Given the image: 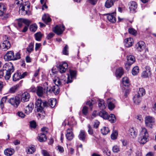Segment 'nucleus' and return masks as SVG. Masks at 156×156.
<instances>
[{
  "label": "nucleus",
  "mask_w": 156,
  "mask_h": 156,
  "mask_svg": "<svg viewBox=\"0 0 156 156\" xmlns=\"http://www.w3.org/2000/svg\"><path fill=\"white\" fill-rule=\"evenodd\" d=\"M145 91L144 89L143 88H140L137 94H139L142 97L145 94Z\"/></svg>",
  "instance_id": "46"
},
{
  "label": "nucleus",
  "mask_w": 156,
  "mask_h": 156,
  "mask_svg": "<svg viewBox=\"0 0 156 156\" xmlns=\"http://www.w3.org/2000/svg\"><path fill=\"white\" fill-rule=\"evenodd\" d=\"M57 150H58L60 153H62L64 152V150L63 148L62 147L58 145L57 146Z\"/></svg>",
  "instance_id": "63"
},
{
  "label": "nucleus",
  "mask_w": 156,
  "mask_h": 156,
  "mask_svg": "<svg viewBox=\"0 0 156 156\" xmlns=\"http://www.w3.org/2000/svg\"><path fill=\"white\" fill-rule=\"evenodd\" d=\"M26 152L28 154H32L35 151V148L34 145H31L26 148Z\"/></svg>",
  "instance_id": "22"
},
{
  "label": "nucleus",
  "mask_w": 156,
  "mask_h": 156,
  "mask_svg": "<svg viewBox=\"0 0 156 156\" xmlns=\"http://www.w3.org/2000/svg\"><path fill=\"white\" fill-rule=\"evenodd\" d=\"M89 2L92 5H95L97 3L98 0H88Z\"/></svg>",
  "instance_id": "64"
},
{
  "label": "nucleus",
  "mask_w": 156,
  "mask_h": 156,
  "mask_svg": "<svg viewBox=\"0 0 156 156\" xmlns=\"http://www.w3.org/2000/svg\"><path fill=\"white\" fill-rule=\"evenodd\" d=\"M55 86H53L51 89L48 90V91L53 92L55 94H58L59 92V87L61 86L62 84L60 80H53Z\"/></svg>",
  "instance_id": "4"
},
{
  "label": "nucleus",
  "mask_w": 156,
  "mask_h": 156,
  "mask_svg": "<svg viewBox=\"0 0 156 156\" xmlns=\"http://www.w3.org/2000/svg\"><path fill=\"white\" fill-rule=\"evenodd\" d=\"M86 137V134L85 131L81 130L78 135L79 139L83 141H84Z\"/></svg>",
  "instance_id": "25"
},
{
  "label": "nucleus",
  "mask_w": 156,
  "mask_h": 156,
  "mask_svg": "<svg viewBox=\"0 0 156 156\" xmlns=\"http://www.w3.org/2000/svg\"><path fill=\"white\" fill-rule=\"evenodd\" d=\"M88 133L91 135H92L93 133V130L90 124H88Z\"/></svg>",
  "instance_id": "54"
},
{
  "label": "nucleus",
  "mask_w": 156,
  "mask_h": 156,
  "mask_svg": "<svg viewBox=\"0 0 156 156\" xmlns=\"http://www.w3.org/2000/svg\"><path fill=\"white\" fill-rule=\"evenodd\" d=\"M99 115L104 119H107L108 117V113L104 110H102L99 113Z\"/></svg>",
  "instance_id": "33"
},
{
  "label": "nucleus",
  "mask_w": 156,
  "mask_h": 156,
  "mask_svg": "<svg viewBox=\"0 0 156 156\" xmlns=\"http://www.w3.org/2000/svg\"><path fill=\"white\" fill-rule=\"evenodd\" d=\"M66 136V139L69 140H71L73 139L74 135L71 129H68L67 130Z\"/></svg>",
  "instance_id": "18"
},
{
  "label": "nucleus",
  "mask_w": 156,
  "mask_h": 156,
  "mask_svg": "<svg viewBox=\"0 0 156 156\" xmlns=\"http://www.w3.org/2000/svg\"><path fill=\"white\" fill-rule=\"evenodd\" d=\"M129 131V134L131 138H134L136 137L137 135V131L133 128H130Z\"/></svg>",
  "instance_id": "21"
},
{
  "label": "nucleus",
  "mask_w": 156,
  "mask_h": 156,
  "mask_svg": "<svg viewBox=\"0 0 156 156\" xmlns=\"http://www.w3.org/2000/svg\"><path fill=\"white\" fill-rule=\"evenodd\" d=\"M34 50V44L32 42H31L28 47L27 48V51L29 52H31Z\"/></svg>",
  "instance_id": "42"
},
{
  "label": "nucleus",
  "mask_w": 156,
  "mask_h": 156,
  "mask_svg": "<svg viewBox=\"0 0 156 156\" xmlns=\"http://www.w3.org/2000/svg\"><path fill=\"white\" fill-rule=\"evenodd\" d=\"M56 104V100L55 99H50L49 101L48 104L51 107L53 108L55 107Z\"/></svg>",
  "instance_id": "38"
},
{
  "label": "nucleus",
  "mask_w": 156,
  "mask_h": 156,
  "mask_svg": "<svg viewBox=\"0 0 156 156\" xmlns=\"http://www.w3.org/2000/svg\"><path fill=\"white\" fill-rule=\"evenodd\" d=\"M35 105L37 108V111L41 113H38L39 116L40 117L41 116L44 117L45 113L43 109L44 107L48 106V103L46 101H42L41 99L38 98L35 102Z\"/></svg>",
  "instance_id": "1"
},
{
  "label": "nucleus",
  "mask_w": 156,
  "mask_h": 156,
  "mask_svg": "<svg viewBox=\"0 0 156 156\" xmlns=\"http://www.w3.org/2000/svg\"><path fill=\"white\" fill-rule=\"evenodd\" d=\"M124 73L123 70L121 67L118 68L116 69L115 75L118 78H120L123 75Z\"/></svg>",
  "instance_id": "29"
},
{
  "label": "nucleus",
  "mask_w": 156,
  "mask_h": 156,
  "mask_svg": "<svg viewBox=\"0 0 156 156\" xmlns=\"http://www.w3.org/2000/svg\"><path fill=\"white\" fill-rule=\"evenodd\" d=\"M105 15H106L107 17L108 20L110 22L114 23L116 21V18H115L116 13L114 12L111 13H108L104 14Z\"/></svg>",
  "instance_id": "10"
},
{
  "label": "nucleus",
  "mask_w": 156,
  "mask_h": 156,
  "mask_svg": "<svg viewBox=\"0 0 156 156\" xmlns=\"http://www.w3.org/2000/svg\"><path fill=\"white\" fill-rule=\"evenodd\" d=\"M42 19L44 23H48L51 21V19L48 14H44L42 17Z\"/></svg>",
  "instance_id": "34"
},
{
  "label": "nucleus",
  "mask_w": 156,
  "mask_h": 156,
  "mask_svg": "<svg viewBox=\"0 0 156 156\" xmlns=\"http://www.w3.org/2000/svg\"><path fill=\"white\" fill-rule=\"evenodd\" d=\"M68 46L67 45H66L62 50V53L63 54L65 55H68Z\"/></svg>",
  "instance_id": "47"
},
{
  "label": "nucleus",
  "mask_w": 156,
  "mask_h": 156,
  "mask_svg": "<svg viewBox=\"0 0 156 156\" xmlns=\"http://www.w3.org/2000/svg\"><path fill=\"white\" fill-rule=\"evenodd\" d=\"M141 97L139 94H135L133 99L134 102L136 105H139L141 101Z\"/></svg>",
  "instance_id": "26"
},
{
  "label": "nucleus",
  "mask_w": 156,
  "mask_h": 156,
  "mask_svg": "<svg viewBox=\"0 0 156 156\" xmlns=\"http://www.w3.org/2000/svg\"><path fill=\"white\" fill-rule=\"evenodd\" d=\"M151 74V73L150 67L148 66H146L145 67V70L142 73V76L144 78H146L150 76Z\"/></svg>",
  "instance_id": "11"
},
{
  "label": "nucleus",
  "mask_w": 156,
  "mask_h": 156,
  "mask_svg": "<svg viewBox=\"0 0 156 156\" xmlns=\"http://www.w3.org/2000/svg\"><path fill=\"white\" fill-rule=\"evenodd\" d=\"M13 80L16 81L20 79V73L16 72L12 76Z\"/></svg>",
  "instance_id": "37"
},
{
  "label": "nucleus",
  "mask_w": 156,
  "mask_h": 156,
  "mask_svg": "<svg viewBox=\"0 0 156 156\" xmlns=\"http://www.w3.org/2000/svg\"><path fill=\"white\" fill-rule=\"evenodd\" d=\"M38 139L40 142L45 141L47 139L45 133H41L38 136Z\"/></svg>",
  "instance_id": "32"
},
{
  "label": "nucleus",
  "mask_w": 156,
  "mask_h": 156,
  "mask_svg": "<svg viewBox=\"0 0 156 156\" xmlns=\"http://www.w3.org/2000/svg\"><path fill=\"white\" fill-rule=\"evenodd\" d=\"M42 153L44 156H50L49 154L46 150H42Z\"/></svg>",
  "instance_id": "61"
},
{
  "label": "nucleus",
  "mask_w": 156,
  "mask_h": 156,
  "mask_svg": "<svg viewBox=\"0 0 156 156\" xmlns=\"http://www.w3.org/2000/svg\"><path fill=\"white\" fill-rule=\"evenodd\" d=\"M30 6L29 5H26L23 3L19 7V12L22 15H25L27 14V11L29 9Z\"/></svg>",
  "instance_id": "7"
},
{
  "label": "nucleus",
  "mask_w": 156,
  "mask_h": 156,
  "mask_svg": "<svg viewBox=\"0 0 156 156\" xmlns=\"http://www.w3.org/2000/svg\"><path fill=\"white\" fill-rule=\"evenodd\" d=\"M3 70L10 71L11 72H13L14 70L13 66L11 62L5 64L3 66Z\"/></svg>",
  "instance_id": "9"
},
{
  "label": "nucleus",
  "mask_w": 156,
  "mask_h": 156,
  "mask_svg": "<svg viewBox=\"0 0 156 156\" xmlns=\"http://www.w3.org/2000/svg\"><path fill=\"white\" fill-rule=\"evenodd\" d=\"M17 115L21 118H24L25 116V114L22 112H18L17 113Z\"/></svg>",
  "instance_id": "57"
},
{
  "label": "nucleus",
  "mask_w": 156,
  "mask_h": 156,
  "mask_svg": "<svg viewBox=\"0 0 156 156\" xmlns=\"http://www.w3.org/2000/svg\"><path fill=\"white\" fill-rule=\"evenodd\" d=\"M36 93L38 96L40 97L42 96L44 94L43 88L40 86H37V87Z\"/></svg>",
  "instance_id": "30"
},
{
  "label": "nucleus",
  "mask_w": 156,
  "mask_h": 156,
  "mask_svg": "<svg viewBox=\"0 0 156 156\" xmlns=\"http://www.w3.org/2000/svg\"><path fill=\"white\" fill-rule=\"evenodd\" d=\"M100 124V122L97 120H95L94 121V127L96 129L97 128Z\"/></svg>",
  "instance_id": "59"
},
{
  "label": "nucleus",
  "mask_w": 156,
  "mask_h": 156,
  "mask_svg": "<svg viewBox=\"0 0 156 156\" xmlns=\"http://www.w3.org/2000/svg\"><path fill=\"white\" fill-rule=\"evenodd\" d=\"M145 121L146 126L147 127L151 128L154 124L155 119L154 117L148 116L145 117Z\"/></svg>",
  "instance_id": "5"
},
{
  "label": "nucleus",
  "mask_w": 156,
  "mask_h": 156,
  "mask_svg": "<svg viewBox=\"0 0 156 156\" xmlns=\"http://www.w3.org/2000/svg\"><path fill=\"white\" fill-rule=\"evenodd\" d=\"M127 62L126 64L128 66H130L135 61L134 57L132 55H129L127 56Z\"/></svg>",
  "instance_id": "24"
},
{
  "label": "nucleus",
  "mask_w": 156,
  "mask_h": 156,
  "mask_svg": "<svg viewBox=\"0 0 156 156\" xmlns=\"http://www.w3.org/2000/svg\"><path fill=\"white\" fill-rule=\"evenodd\" d=\"M145 44L144 42L143 41H140L136 45V48L137 50L141 51L145 48Z\"/></svg>",
  "instance_id": "15"
},
{
  "label": "nucleus",
  "mask_w": 156,
  "mask_h": 156,
  "mask_svg": "<svg viewBox=\"0 0 156 156\" xmlns=\"http://www.w3.org/2000/svg\"><path fill=\"white\" fill-rule=\"evenodd\" d=\"M58 67L60 72L61 73H63L65 72L68 67V64L64 62L60 64Z\"/></svg>",
  "instance_id": "14"
},
{
  "label": "nucleus",
  "mask_w": 156,
  "mask_h": 156,
  "mask_svg": "<svg viewBox=\"0 0 156 156\" xmlns=\"http://www.w3.org/2000/svg\"><path fill=\"white\" fill-rule=\"evenodd\" d=\"M19 87V85H16V86H14L11 87L9 90V92L10 93H14L16 89L18 88Z\"/></svg>",
  "instance_id": "44"
},
{
  "label": "nucleus",
  "mask_w": 156,
  "mask_h": 156,
  "mask_svg": "<svg viewBox=\"0 0 156 156\" xmlns=\"http://www.w3.org/2000/svg\"><path fill=\"white\" fill-rule=\"evenodd\" d=\"M6 71V72L5 76V79L6 80H8L10 79L11 76V75L13 72L10 73L11 72L10 71Z\"/></svg>",
  "instance_id": "48"
},
{
  "label": "nucleus",
  "mask_w": 156,
  "mask_h": 156,
  "mask_svg": "<svg viewBox=\"0 0 156 156\" xmlns=\"http://www.w3.org/2000/svg\"><path fill=\"white\" fill-rule=\"evenodd\" d=\"M98 105L100 108L102 110L105 108L107 106L106 104L105 103L104 100L102 99L99 100Z\"/></svg>",
  "instance_id": "28"
},
{
  "label": "nucleus",
  "mask_w": 156,
  "mask_h": 156,
  "mask_svg": "<svg viewBox=\"0 0 156 156\" xmlns=\"http://www.w3.org/2000/svg\"><path fill=\"white\" fill-rule=\"evenodd\" d=\"M139 71V67L137 66L134 67L132 70V73L133 75H136Z\"/></svg>",
  "instance_id": "45"
},
{
  "label": "nucleus",
  "mask_w": 156,
  "mask_h": 156,
  "mask_svg": "<svg viewBox=\"0 0 156 156\" xmlns=\"http://www.w3.org/2000/svg\"><path fill=\"white\" fill-rule=\"evenodd\" d=\"M138 138V142L141 144H144L148 141V134L145 128H142Z\"/></svg>",
  "instance_id": "2"
},
{
  "label": "nucleus",
  "mask_w": 156,
  "mask_h": 156,
  "mask_svg": "<svg viewBox=\"0 0 156 156\" xmlns=\"http://www.w3.org/2000/svg\"><path fill=\"white\" fill-rule=\"evenodd\" d=\"M114 2L113 0H107L105 3V7L107 8L111 7L113 5Z\"/></svg>",
  "instance_id": "35"
},
{
  "label": "nucleus",
  "mask_w": 156,
  "mask_h": 156,
  "mask_svg": "<svg viewBox=\"0 0 156 156\" xmlns=\"http://www.w3.org/2000/svg\"><path fill=\"white\" fill-rule=\"evenodd\" d=\"M5 12H3V13L0 16L2 20L4 21H6L10 18L11 14L10 13H5Z\"/></svg>",
  "instance_id": "27"
},
{
  "label": "nucleus",
  "mask_w": 156,
  "mask_h": 156,
  "mask_svg": "<svg viewBox=\"0 0 156 156\" xmlns=\"http://www.w3.org/2000/svg\"><path fill=\"white\" fill-rule=\"evenodd\" d=\"M65 30V27L62 25H56L53 30V31L58 35L62 34Z\"/></svg>",
  "instance_id": "8"
},
{
  "label": "nucleus",
  "mask_w": 156,
  "mask_h": 156,
  "mask_svg": "<svg viewBox=\"0 0 156 156\" xmlns=\"http://www.w3.org/2000/svg\"><path fill=\"white\" fill-rule=\"evenodd\" d=\"M10 47V44L8 40H4L2 45V48L4 51L8 49Z\"/></svg>",
  "instance_id": "16"
},
{
  "label": "nucleus",
  "mask_w": 156,
  "mask_h": 156,
  "mask_svg": "<svg viewBox=\"0 0 156 156\" xmlns=\"http://www.w3.org/2000/svg\"><path fill=\"white\" fill-rule=\"evenodd\" d=\"M9 99L7 96H5L3 97L1 101V105L2 106V105H3L4 103H5L7 101L8 102V99Z\"/></svg>",
  "instance_id": "52"
},
{
  "label": "nucleus",
  "mask_w": 156,
  "mask_h": 156,
  "mask_svg": "<svg viewBox=\"0 0 156 156\" xmlns=\"http://www.w3.org/2000/svg\"><path fill=\"white\" fill-rule=\"evenodd\" d=\"M124 44L126 47H129L131 46L133 44V39L131 38H126L124 41Z\"/></svg>",
  "instance_id": "20"
},
{
  "label": "nucleus",
  "mask_w": 156,
  "mask_h": 156,
  "mask_svg": "<svg viewBox=\"0 0 156 156\" xmlns=\"http://www.w3.org/2000/svg\"><path fill=\"white\" fill-rule=\"evenodd\" d=\"M30 94L27 92L23 93L21 96V101L22 102H27L28 101L30 98Z\"/></svg>",
  "instance_id": "13"
},
{
  "label": "nucleus",
  "mask_w": 156,
  "mask_h": 156,
  "mask_svg": "<svg viewBox=\"0 0 156 156\" xmlns=\"http://www.w3.org/2000/svg\"><path fill=\"white\" fill-rule=\"evenodd\" d=\"M101 133L103 135H106L109 132V129L108 127H104L101 130Z\"/></svg>",
  "instance_id": "40"
},
{
  "label": "nucleus",
  "mask_w": 156,
  "mask_h": 156,
  "mask_svg": "<svg viewBox=\"0 0 156 156\" xmlns=\"http://www.w3.org/2000/svg\"><path fill=\"white\" fill-rule=\"evenodd\" d=\"M118 136V132L117 131H114L111 135V138L112 139L115 140V139Z\"/></svg>",
  "instance_id": "50"
},
{
  "label": "nucleus",
  "mask_w": 156,
  "mask_h": 156,
  "mask_svg": "<svg viewBox=\"0 0 156 156\" xmlns=\"http://www.w3.org/2000/svg\"><path fill=\"white\" fill-rule=\"evenodd\" d=\"M36 123L34 121L30 122V125L31 127L35 128L36 127Z\"/></svg>",
  "instance_id": "60"
},
{
  "label": "nucleus",
  "mask_w": 156,
  "mask_h": 156,
  "mask_svg": "<svg viewBox=\"0 0 156 156\" xmlns=\"http://www.w3.org/2000/svg\"><path fill=\"white\" fill-rule=\"evenodd\" d=\"M34 105L32 103H30L27 107H26L25 109V113L27 114H29L31 112L34 108Z\"/></svg>",
  "instance_id": "17"
},
{
  "label": "nucleus",
  "mask_w": 156,
  "mask_h": 156,
  "mask_svg": "<svg viewBox=\"0 0 156 156\" xmlns=\"http://www.w3.org/2000/svg\"><path fill=\"white\" fill-rule=\"evenodd\" d=\"M122 81L123 84L125 86H128L129 83V79L127 77H123L122 79Z\"/></svg>",
  "instance_id": "41"
},
{
  "label": "nucleus",
  "mask_w": 156,
  "mask_h": 156,
  "mask_svg": "<svg viewBox=\"0 0 156 156\" xmlns=\"http://www.w3.org/2000/svg\"><path fill=\"white\" fill-rule=\"evenodd\" d=\"M82 112L84 115H86L88 111V108L86 106H84L82 110Z\"/></svg>",
  "instance_id": "58"
},
{
  "label": "nucleus",
  "mask_w": 156,
  "mask_h": 156,
  "mask_svg": "<svg viewBox=\"0 0 156 156\" xmlns=\"http://www.w3.org/2000/svg\"><path fill=\"white\" fill-rule=\"evenodd\" d=\"M6 8L5 6L2 3H0V16L4 12H6Z\"/></svg>",
  "instance_id": "39"
},
{
  "label": "nucleus",
  "mask_w": 156,
  "mask_h": 156,
  "mask_svg": "<svg viewBox=\"0 0 156 156\" xmlns=\"http://www.w3.org/2000/svg\"><path fill=\"white\" fill-rule=\"evenodd\" d=\"M129 33L134 35H136L137 34L136 31L133 28H130L128 29Z\"/></svg>",
  "instance_id": "49"
},
{
  "label": "nucleus",
  "mask_w": 156,
  "mask_h": 156,
  "mask_svg": "<svg viewBox=\"0 0 156 156\" xmlns=\"http://www.w3.org/2000/svg\"><path fill=\"white\" fill-rule=\"evenodd\" d=\"M55 34L52 33H49L47 35V38L48 40L50 39L51 38L54 37Z\"/></svg>",
  "instance_id": "62"
},
{
  "label": "nucleus",
  "mask_w": 156,
  "mask_h": 156,
  "mask_svg": "<svg viewBox=\"0 0 156 156\" xmlns=\"http://www.w3.org/2000/svg\"><path fill=\"white\" fill-rule=\"evenodd\" d=\"M4 58L8 61L16 60L21 58V55L19 52L16 53L14 55L12 51H8L4 56Z\"/></svg>",
  "instance_id": "3"
},
{
  "label": "nucleus",
  "mask_w": 156,
  "mask_h": 156,
  "mask_svg": "<svg viewBox=\"0 0 156 156\" xmlns=\"http://www.w3.org/2000/svg\"><path fill=\"white\" fill-rule=\"evenodd\" d=\"M107 119L112 123L115 122L116 121L115 116L113 114H111L109 115H108Z\"/></svg>",
  "instance_id": "36"
},
{
  "label": "nucleus",
  "mask_w": 156,
  "mask_h": 156,
  "mask_svg": "<svg viewBox=\"0 0 156 156\" xmlns=\"http://www.w3.org/2000/svg\"><path fill=\"white\" fill-rule=\"evenodd\" d=\"M42 36V34L40 32H37L35 34V39L37 41H40Z\"/></svg>",
  "instance_id": "43"
},
{
  "label": "nucleus",
  "mask_w": 156,
  "mask_h": 156,
  "mask_svg": "<svg viewBox=\"0 0 156 156\" xmlns=\"http://www.w3.org/2000/svg\"><path fill=\"white\" fill-rule=\"evenodd\" d=\"M22 21L26 25L29 26L30 24L31 23V21L26 19H22Z\"/></svg>",
  "instance_id": "53"
},
{
  "label": "nucleus",
  "mask_w": 156,
  "mask_h": 156,
  "mask_svg": "<svg viewBox=\"0 0 156 156\" xmlns=\"http://www.w3.org/2000/svg\"><path fill=\"white\" fill-rule=\"evenodd\" d=\"M70 73L71 78H70L69 76H68L67 78V81L66 82L67 83H70L72 82V79L75 77L76 74V71L75 70H70Z\"/></svg>",
  "instance_id": "19"
},
{
  "label": "nucleus",
  "mask_w": 156,
  "mask_h": 156,
  "mask_svg": "<svg viewBox=\"0 0 156 156\" xmlns=\"http://www.w3.org/2000/svg\"><path fill=\"white\" fill-rule=\"evenodd\" d=\"M14 3L17 5H19L20 6L23 4V0H14Z\"/></svg>",
  "instance_id": "56"
},
{
  "label": "nucleus",
  "mask_w": 156,
  "mask_h": 156,
  "mask_svg": "<svg viewBox=\"0 0 156 156\" xmlns=\"http://www.w3.org/2000/svg\"><path fill=\"white\" fill-rule=\"evenodd\" d=\"M137 8V4L136 2L132 1L130 2L129 9L132 12H133Z\"/></svg>",
  "instance_id": "23"
},
{
  "label": "nucleus",
  "mask_w": 156,
  "mask_h": 156,
  "mask_svg": "<svg viewBox=\"0 0 156 156\" xmlns=\"http://www.w3.org/2000/svg\"><path fill=\"white\" fill-rule=\"evenodd\" d=\"M37 27L36 25H31L30 28V30L34 32H35L37 30Z\"/></svg>",
  "instance_id": "51"
},
{
  "label": "nucleus",
  "mask_w": 156,
  "mask_h": 156,
  "mask_svg": "<svg viewBox=\"0 0 156 156\" xmlns=\"http://www.w3.org/2000/svg\"><path fill=\"white\" fill-rule=\"evenodd\" d=\"M107 103L109 109L112 110L115 108V105L116 103V101L114 99L110 98L108 99Z\"/></svg>",
  "instance_id": "12"
},
{
  "label": "nucleus",
  "mask_w": 156,
  "mask_h": 156,
  "mask_svg": "<svg viewBox=\"0 0 156 156\" xmlns=\"http://www.w3.org/2000/svg\"><path fill=\"white\" fill-rule=\"evenodd\" d=\"M14 150L11 148H7L4 151L5 154L8 156H11L14 153Z\"/></svg>",
  "instance_id": "31"
},
{
  "label": "nucleus",
  "mask_w": 156,
  "mask_h": 156,
  "mask_svg": "<svg viewBox=\"0 0 156 156\" xmlns=\"http://www.w3.org/2000/svg\"><path fill=\"white\" fill-rule=\"evenodd\" d=\"M8 102L15 107H17L20 101L18 97H13L8 99Z\"/></svg>",
  "instance_id": "6"
},
{
  "label": "nucleus",
  "mask_w": 156,
  "mask_h": 156,
  "mask_svg": "<svg viewBox=\"0 0 156 156\" xmlns=\"http://www.w3.org/2000/svg\"><path fill=\"white\" fill-rule=\"evenodd\" d=\"M113 151L115 153H117L120 151V148L119 146L115 145L112 148Z\"/></svg>",
  "instance_id": "55"
}]
</instances>
